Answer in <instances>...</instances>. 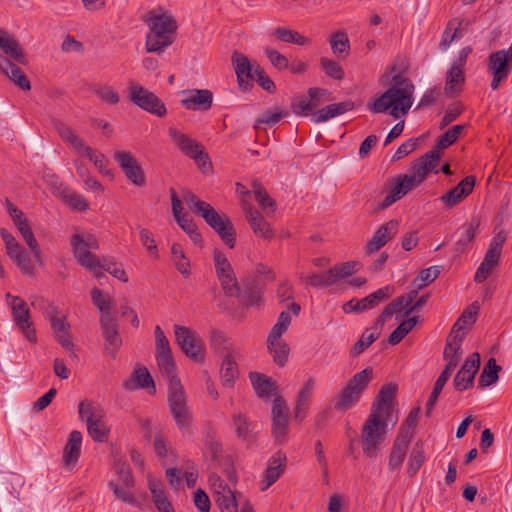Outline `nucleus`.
Returning a JSON list of instances; mask_svg holds the SVG:
<instances>
[{
    "label": "nucleus",
    "mask_w": 512,
    "mask_h": 512,
    "mask_svg": "<svg viewBox=\"0 0 512 512\" xmlns=\"http://www.w3.org/2000/svg\"><path fill=\"white\" fill-rule=\"evenodd\" d=\"M329 44L333 54L339 59H345L350 53V41L345 31L338 30L330 36Z\"/></svg>",
    "instance_id": "58836bf2"
},
{
    "label": "nucleus",
    "mask_w": 512,
    "mask_h": 512,
    "mask_svg": "<svg viewBox=\"0 0 512 512\" xmlns=\"http://www.w3.org/2000/svg\"><path fill=\"white\" fill-rule=\"evenodd\" d=\"M287 465V457L282 451L276 452L268 461V466L263 473V486L261 491L267 490L283 474Z\"/></svg>",
    "instance_id": "412c9836"
},
{
    "label": "nucleus",
    "mask_w": 512,
    "mask_h": 512,
    "mask_svg": "<svg viewBox=\"0 0 512 512\" xmlns=\"http://www.w3.org/2000/svg\"><path fill=\"white\" fill-rule=\"evenodd\" d=\"M184 108L194 111H207L213 104V93L208 89H194L189 91L186 98L181 100Z\"/></svg>",
    "instance_id": "393cba45"
},
{
    "label": "nucleus",
    "mask_w": 512,
    "mask_h": 512,
    "mask_svg": "<svg viewBox=\"0 0 512 512\" xmlns=\"http://www.w3.org/2000/svg\"><path fill=\"white\" fill-rule=\"evenodd\" d=\"M82 444V434L80 431L73 430L68 438L63 452V462L65 466L75 465L79 459Z\"/></svg>",
    "instance_id": "2f4dec72"
},
{
    "label": "nucleus",
    "mask_w": 512,
    "mask_h": 512,
    "mask_svg": "<svg viewBox=\"0 0 512 512\" xmlns=\"http://www.w3.org/2000/svg\"><path fill=\"white\" fill-rule=\"evenodd\" d=\"M418 322V317H411L403 320L390 334L388 341L391 345H396L414 328Z\"/></svg>",
    "instance_id": "8fccbe9b"
},
{
    "label": "nucleus",
    "mask_w": 512,
    "mask_h": 512,
    "mask_svg": "<svg viewBox=\"0 0 512 512\" xmlns=\"http://www.w3.org/2000/svg\"><path fill=\"white\" fill-rule=\"evenodd\" d=\"M174 334L176 343L188 358L197 363H202L204 361V343L195 330L175 324Z\"/></svg>",
    "instance_id": "423d86ee"
},
{
    "label": "nucleus",
    "mask_w": 512,
    "mask_h": 512,
    "mask_svg": "<svg viewBox=\"0 0 512 512\" xmlns=\"http://www.w3.org/2000/svg\"><path fill=\"white\" fill-rule=\"evenodd\" d=\"M272 35L285 43H292L299 46H306L311 43L309 38L305 37L297 31L285 27L275 28L272 32Z\"/></svg>",
    "instance_id": "37998d69"
},
{
    "label": "nucleus",
    "mask_w": 512,
    "mask_h": 512,
    "mask_svg": "<svg viewBox=\"0 0 512 512\" xmlns=\"http://www.w3.org/2000/svg\"><path fill=\"white\" fill-rule=\"evenodd\" d=\"M13 319L17 327L30 342H36V331L31 321L30 312L25 301L20 297H13L11 302Z\"/></svg>",
    "instance_id": "9b49d317"
},
{
    "label": "nucleus",
    "mask_w": 512,
    "mask_h": 512,
    "mask_svg": "<svg viewBox=\"0 0 512 512\" xmlns=\"http://www.w3.org/2000/svg\"><path fill=\"white\" fill-rule=\"evenodd\" d=\"M267 347L274 362L278 366L283 367L286 364L289 355V347L287 344L281 339L267 340Z\"/></svg>",
    "instance_id": "a18cd8bd"
},
{
    "label": "nucleus",
    "mask_w": 512,
    "mask_h": 512,
    "mask_svg": "<svg viewBox=\"0 0 512 512\" xmlns=\"http://www.w3.org/2000/svg\"><path fill=\"white\" fill-rule=\"evenodd\" d=\"M243 288H239V293L235 295L238 301L244 306H255L261 302L263 285L257 277L242 280Z\"/></svg>",
    "instance_id": "f3484780"
},
{
    "label": "nucleus",
    "mask_w": 512,
    "mask_h": 512,
    "mask_svg": "<svg viewBox=\"0 0 512 512\" xmlns=\"http://www.w3.org/2000/svg\"><path fill=\"white\" fill-rule=\"evenodd\" d=\"M14 225L20 232L22 238L26 242L28 248L30 249L31 254L33 255L36 263L43 267L45 265L44 257L42 255L40 246L34 236V233L31 229L30 223L26 217L17 222H14Z\"/></svg>",
    "instance_id": "a878e982"
},
{
    "label": "nucleus",
    "mask_w": 512,
    "mask_h": 512,
    "mask_svg": "<svg viewBox=\"0 0 512 512\" xmlns=\"http://www.w3.org/2000/svg\"><path fill=\"white\" fill-rule=\"evenodd\" d=\"M114 160L132 184L143 187L146 184L144 170L131 152L116 151Z\"/></svg>",
    "instance_id": "6e6552de"
},
{
    "label": "nucleus",
    "mask_w": 512,
    "mask_h": 512,
    "mask_svg": "<svg viewBox=\"0 0 512 512\" xmlns=\"http://www.w3.org/2000/svg\"><path fill=\"white\" fill-rule=\"evenodd\" d=\"M396 391L397 387L392 383L383 385L376 400L372 404L370 414H375L379 418L392 421L393 400L395 398Z\"/></svg>",
    "instance_id": "ddd939ff"
},
{
    "label": "nucleus",
    "mask_w": 512,
    "mask_h": 512,
    "mask_svg": "<svg viewBox=\"0 0 512 512\" xmlns=\"http://www.w3.org/2000/svg\"><path fill=\"white\" fill-rule=\"evenodd\" d=\"M243 210L245 211L248 223L257 236L265 240H271L274 238V232L270 224L264 219L258 210L254 209L253 206L248 203H243Z\"/></svg>",
    "instance_id": "6ab92c4d"
},
{
    "label": "nucleus",
    "mask_w": 512,
    "mask_h": 512,
    "mask_svg": "<svg viewBox=\"0 0 512 512\" xmlns=\"http://www.w3.org/2000/svg\"><path fill=\"white\" fill-rule=\"evenodd\" d=\"M231 59L234 65L239 88L242 91H248L253 87V84L249 82V79L254 73V66H252L247 56L238 52H234Z\"/></svg>",
    "instance_id": "aec40b11"
},
{
    "label": "nucleus",
    "mask_w": 512,
    "mask_h": 512,
    "mask_svg": "<svg viewBox=\"0 0 512 512\" xmlns=\"http://www.w3.org/2000/svg\"><path fill=\"white\" fill-rule=\"evenodd\" d=\"M146 22L150 28L146 35V50L160 54L174 42L177 29L176 21L171 15L165 13L157 15L151 11Z\"/></svg>",
    "instance_id": "f03ea898"
},
{
    "label": "nucleus",
    "mask_w": 512,
    "mask_h": 512,
    "mask_svg": "<svg viewBox=\"0 0 512 512\" xmlns=\"http://www.w3.org/2000/svg\"><path fill=\"white\" fill-rule=\"evenodd\" d=\"M60 195L63 201L73 210L86 211L89 209L87 200L80 193L65 188Z\"/></svg>",
    "instance_id": "de8ad7c7"
},
{
    "label": "nucleus",
    "mask_w": 512,
    "mask_h": 512,
    "mask_svg": "<svg viewBox=\"0 0 512 512\" xmlns=\"http://www.w3.org/2000/svg\"><path fill=\"white\" fill-rule=\"evenodd\" d=\"M231 429L234 431L237 439L250 446L256 442L258 432L256 425L250 418L240 411H234L231 414Z\"/></svg>",
    "instance_id": "f8f14e48"
},
{
    "label": "nucleus",
    "mask_w": 512,
    "mask_h": 512,
    "mask_svg": "<svg viewBox=\"0 0 512 512\" xmlns=\"http://www.w3.org/2000/svg\"><path fill=\"white\" fill-rule=\"evenodd\" d=\"M315 386V381L313 378H309L303 388L299 391L297 396V405L295 408L294 418L296 421L301 422L307 413L311 397L313 394V389Z\"/></svg>",
    "instance_id": "473e14b6"
},
{
    "label": "nucleus",
    "mask_w": 512,
    "mask_h": 512,
    "mask_svg": "<svg viewBox=\"0 0 512 512\" xmlns=\"http://www.w3.org/2000/svg\"><path fill=\"white\" fill-rule=\"evenodd\" d=\"M102 334L105 340L104 352L114 358L122 345V339L118 332L116 320H110L108 316L100 318Z\"/></svg>",
    "instance_id": "4468645a"
},
{
    "label": "nucleus",
    "mask_w": 512,
    "mask_h": 512,
    "mask_svg": "<svg viewBox=\"0 0 512 512\" xmlns=\"http://www.w3.org/2000/svg\"><path fill=\"white\" fill-rule=\"evenodd\" d=\"M252 386L259 397H268L277 389V385L270 377L259 373L250 372L249 374Z\"/></svg>",
    "instance_id": "72a5a7b5"
},
{
    "label": "nucleus",
    "mask_w": 512,
    "mask_h": 512,
    "mask_svg": "<svg viewBox=\"0 0 512 512\" xmlns=\"http://www.w3.org/2000/svg\"><path fill=\"white\" fill-rule=\"evenodd\" d=\"M465 82V74L463 69L457 66H451L446 75L445 93L447 96H454L462 91Z\"/></svg>",
    "instance_id": "c9c22d12"
},
{
    "label": "nucleus",
    "mask_w": 512,
    "mask_h": 512,
    "mask_svg": "<svg viewBox=\"0 0 512 512\" xmlns=\"http://www.w3.org/2000/svg\"><path fill=\"white\" fill-rule=\"evenodd\" d=\"M501 371V367L497 364L495 358H490L479 377L478 386L485 388L498 381V373Z\"/></svg>",
    "instance_id": "c03bdc74"
},
{
    "label": "nucleus",
    "mask_w": 512,
    "mask_h": 512,
    "mask_svg": "<svg viewBox=\"0 0 512 512\" xmlns=\"http://www.w3.org/2000/svg\"><path fill=\"white\" fill-rule=\"evenodd\" d=\"M426 461L424 444L422 441L418 440L409 455L407 461V475L408 477H414L422 465Z\"/></svg>",
    "instance_id": "ea45409f"
},
{
    "label": "nucleus",
    "mask_w": 512,
    "mask_h": 512,
    "mask_svg": "<svg viewBox=\"0 0 512 512\" xmlns=\"http://www.w3.org/2000/svg\"><path fill=\"white\" fill-rule=\"evenodd\" d=\"M213 498L221 512H236L237 500L234 491L219 476H213L209 479Z\"/></svg>",
    "instance_id": "1a4fd4ad"
},
{
    "label": "nucleus",
    "mask_w": 512,
    "mask_h": 512,
    "mask_svg": "<svg viewBox=\"0 0 512 512\" xmlns=\"http://www.w3.org/2000/svg\"><path fill=\"white\" fill-rule=\"evenodd\" d=\"M91 91L101 101L109 105H115L120 100L118 92L108 85L95 84L91 87Z\"/></svg>",
    "instance_id": "603ef678"
},
{
    "label": "nucleus",
    "mask_w": 512,
    "mask_h": 512,
    "mask_svg": "<svg viewBox=\"0 0 512 512\" xmlns=\"http://www.w3.org/2000/svg\"><path fill=\"white\" fill-rule=\"evenodd\" d=\"M129 98L141 109L158 117H164L167 113L164 102L156 94L139 84L129 86Z\"/></svg>",
    "instance_id": "0eeeda50"
},
{
    "label": "nucleus",
    "mask_w": 512,
    "mask_h": 512,
    "mask_svg": "<svg viewBox=\"0 0 512 512\" xmlns=\"http://www.w3.org/2000/svg\"><path fill=\"white\" fill-rule=\"evenodd\" d=\"M389 420L370 414L361 429L363 454L367 458H375L385 439Z\"/></svg>",
    "instance_id": "7ed1b4c3"
},
{
    "label": "nucleus",
    "mask_w": 512,
    "mask_h": 512,
    "mask_svg": "<svg viewBox=\"0 0 512 512\" xmlns=\"http://www.w3.org/2000/svg\"><path fill=\"white\" fill-rule=\"evenodd\" d=\"M367 332H368V329H366V331L362 334L360 339L351 348L350 355L352 357L362 354L380 336L379 332L369 333V334H367Z\"/></svg>",
    "instance_id": "338daca9"
},
{
    "label": "nucleus",
    "mask_w": 512,
    "mask_h": 512,
    "mask_svg": "<svg viewBox=\"0 0 512 512\" xmlns=\"http://www.w3.org/2000/svg\"><path fill=\"white\" fill-rule=\"evenodd\" d=\"M476 178L473 175L464 177L454 188L440 197L447 208H452L469 196L475 186Z\"/></svg>",
    "instance_id": "2eb2a0df"
},
{
    "label": "nucleus",
    "mask_w": 512,
    "mask_h": 512,
    "mask_svg": "<svg viewBox=\"0 0 512 512\" xmlns=\"http://www.w3.org/2000/svg\"><path fill=\"white\" fill-rule=\"evenodd\" d=\"M301 279L314 288H326L336 283L331 268L326 272L312 273Z\"/></svg>",
    "instance_id": "09e8293b"
},
{
    "label": "nucleus",
    "mask_w": 512,
    "mask_h": 512,
    "mask_svg": "<svg viewBox=\"0 0 512 512\" xmlns=\"http://www.w3.org/2000/svg\"><path fill=\"white\" fill-rule=\"evenodd\" d=\"M252 81L257 82L259 86H261L269 93H274L276 91L274 82L270 79V77L260 65L254 66V73L249 79V82L252 83Z\"/></svg>",
    "instance_id": "0e129e2a"
},
{
    "label": "nucleus",
    "mask_w": 512,
    "mask_h": 512,
    "mask_svg": "<svg viewBox=\"0 0 512 512\" xmlns=\"http://www.w3.org/2000/svg\"><path fill=\"white\" fill-rule=\"evenodd\" d=\"M213 260L215 272L218 279H222L226 275H230L234 273V270L228 261L226 255L218 249H215L213 252Z\"/></svg>",
    "instance_id": "13d9d810"
},
{
    "label": "nucleus",
    "mask_w": 512,
    "mask_h": 512,
    "mask_svg": "<svg viewBox=\"0 0 512 512\" xmlns=\"http://www.w3.org/2000/svg\"><path fill=\"white\" fill-rule=\"evenodd\" d=\"M167 401L173 419L182 433L189 431L193 417L187 405V396L181 383L173 382L168 388Z\"/></svg>",
    "instance_id": "20e7f679"
},
{
    "label": "nucleus",
    "mask_w": 512,
    "mask_h": 512,
    "mask_svg": "<svg viewBox=\"0 0 512 512\" xmlns=\"http://www.w3.org/2000/svg\"><path fill=\"white\" fill-rule=\"evenodd\" d=\"M87 431L95 442L103 443L108 439L109 429L104 418L86 424Z\"/></svg>",
    "instance_id": "864d4df0"
},
{
    "label": "nucleus",
    "mask_w": 512,
    "mask_h": 512,
    "mask_svg": "<svg viewBox=\"0 0 512 512\" xmlns=\"http://www.w3.org/2000/svg\"><path fill=\"white\" fill-rule=\"evenodd\" d=\"M320 66L327 77L335 80H342L344 78V70L338 62L327 57H322L320 59Z\"/></svg>",
    "instance_id": "e2e57ef3"
},
{
    "label": "nucleus",
    "mask_w": 512,
    "mask_h": 512,
    "mask_svg": "<svg viewBox=\"0 0 512 512\" xmlns=\"http://www.w3.org/2000/svg\"><path fill=\"white\" fill-rule=\"evenodd\" d=\"M440 157V152L436 149L426 152L411 163V173L417 176L419 180L424 181L429 173L436 168Z\"/></svg>",
    "instance_id": "5701e85b"
},
{
    "label": "nucleus",
    "mask_w": 512,
    "mask_h": 512,
    "mask_svg": "<svg viewBox=\"0 0 512 512\" xmlns=\"http://www.w3.org/2000/svg\"><path fill=\"white\" fill-rule=\"evenodd\" d=\"M219 235L221 240L229 247L234 248L236 244V230L229 219V217L223 221V224L219 225L214 229Z\"/></svg>",
    "instance_id": "6e6d98bb"
},
{
    "label": "nucleus",
    "mask_w": 512,
    "mask_h": 512,
    "mask_svg": "<svg viewBox=\"0 0 512 512\" xmlns=\"http://www.w3.org/2000/svg\"><path fill=\"white\" fill-rule=\"evenodd\" d=\"M168 135L174 142L175 146L189 158L195 156L198 150L203 147V145L198 141L190 138L188 135L180 132L174 127H170L168 129Z\"/></svg>",
    "instance_id": "cd10ccee"
},
{
    "label": "nucleus",
    "mask_w": 512,
    "mask_h": 512,
    "mask_svg": "<svg viewBox=\"0 0 512 512\" xmlns=\"http://www.w3.org/2000/svg\"><path fill=\"white\" fill-rule=\"evenodd\" d=\"M465 125H455L449 130H447L444 134H442L433 149H436L440 152L441 149H446L452 144H454L459 135L463 132Z\"/></svg>",
    "instance_id": "5fc2aeb1"
},
{
    "label": "nucleus",
    "mask_w": 512,
    "mask_h": 512,
    "mask_svg": "<svg viewBox=\"0 0 512 512\" xmlns=\"http://www.w3.org/2000/svg\"><path fill=\"white\" fill-rule=\"evenodd\" d=\"M290 324L291 316L289 312L282 311L278 316L276 324L272 327L267 340H280Z\"/></svg>",
    "instance_id": "bf43d9fd"
},
{
    "label": "nucleus",
    "mask_w": 512,
    "mask_h": 512,
    "mask_svg": "<svg viewBox=\"0 0 512 512\" xmlns=\"http://www.w3.org/2000/svg\"><path fill=\"white\" fill-rule=\"evenodd\" d=\"M20 269L21 273L29 276H35V267L29 253L20 245L15 250L7 254Z\"/></svg>",
    "instance_id": "f704fd0d"
},
{
    "label": "nucleus",
    "mask_w": 512,
    "mask_h": 512,
    "mask_svg": "<svg viewBox=\"0 0 512 512\" xmlns=\"http://www.w3.org/2000/svg\"><path fill=\"white\" fill-rule=\"evenodd\" d=\"M389 184L390 191L379 205V209L383 210L388 208L396 201L402 199L408 193L399 175L392 177L389 181Z\"/></svg>",
    "instance_id": "4c0bfd02"
},
{
    "label": "nucleus",
    "mask_w": 512,
    "mask_h": 512,
    "mask_svg": "<svg viewBox=\"0 0 512 512\" xmlns=\"http://www.w3.org/2000/svg\"><path fill=\"white\" fill-rule=\"evenodd\" d=\"M414 84L401 74L392 77L390 87L375 98L367 108L372 113H386L398 119L408 113L413 104Z\"/></svg>",
    "instance_id": "f257e3e1"
},
{
    "label": "nucleus",
    "mask_w": 512,
    "mask_h": 512,
    "mask_svg": "<svg viewBox=\"0 0 512 512\" xmlns=\"http://www.w3.org/2000/svg\"><path fill=\"white\" fill-rule=\"evenodd\" d=\"M441 266H431L420 271L419 275L414 279L413 284L417 289L432 283L440 274Z\"/></svg>",
    "instance_id": "69168bd1"
},
{
    "label": "nucleus",
    "mask_w": 512,
    "mask_h": 512,
    "mask_svg": "<svg viewBox=\"0 0 512 512\" xmlns=\"http://www.w3.org/2000/svg\"><path fill=\"white\" fill-rule=\"evenodd\" d=\"M170 197H171V205H172V213L177 222V224L185 231L186 233L192 232V229L196 227L194 221L189 217L187 213H182L183 207L180 198L178 197L176 190L174 188L169 189Z\"/></svg>",
    "instance_id": "7c9ffc66"
},
{
    "label": "nucleus",
    "mask_w": 512,
    "mask_h": 512,
    "mask_svg": "<svg viewBox=\"0 0 512 512\" xmlns=\"http://www.w3.org/2000/svg\"><path fill=\"white\" fill-rule=\"evenodd\" d=\"M373 379V368L366 367L356 373L341 391L334 408L338 411H345L359 401L362 393L366 390Z\"/></svg>",
    "instance_id": "39448f33"
},
{
    "label": "nucleus",
    "mask_w": 512,
    "mask_h": 512,
    "mask_svg": "<svg viewBox=\"0 0 512 512\" xmlns=\"http://www.w3.org/2000/svg\"><path fill=\"white\" fill-rule=\"evenodd\" d=\"M359 263L356 261H348L338 265H335L331 268L332 274L335 278V282L345 279L352 274L356 273L358 270Z\"/></svg>",
    "instance_id": "774afa93"
},
{
    "label": "nucleus",
    "mask_w": 512,
    "mask_h": 512,
    "mask_svg": "<svg viewBox=\"0 0 512 512\" xmlns=\"http://www.w3.org/2000/svg\"><path fill=\"white\" fill-rule=\"evenodd\" d=\"M54 128L60 137L69 143L78 153H82L86 147L84 141L75 133V131L68 125L61 121L54 122Z\"/></svg>",
    "instance_id": "a19ab883"
},
{
    "label": "nucleus",
    "mask_w": 512,
    "mask_h": 512,
    "mask_svg": "<svg viewBox=\"0 0 512 512\" xmlns=\"http://www.w3.org/2000/svg\"><path fill=\"white\" fill-rule=\"evenodd\" d=\"M0 49L19 64L26 65L28 63V59L18 41L3 29H0Z\"/></svg>",
    "instance_id": "bb28decb"
},
{
    "label": "nucleus",
    "mask_w": 512,
    "mask_h": 512,
    "mask_svg": "<svg viewBox=\"0 0 512 512\" xmlns=\"http://www.w3.org/2000/svg\"><path fill=\"white\" fill-rule=\"evenodd\" d=\"M410 442L411 438H409V432L407 430L398 432L389 454L388 469L390 471L400 469L406 457Z\"/></svg>",
    "instance_id": "a211bd4d"
},
{
    "label": "nucleus",
    "mask_w": 512,
    "mask_h": 512,
    "mask_svg": "<svg viewBox=\"0 0 512 512\" xmlns=\"http://www.w3.org/2000/svg\"><path fill=\"white\" fill-rule=\"evenodd\" d=\"M82 239L79 237V233H75L70 238V245L73 252V256L77 263L85 269H93L95 266L100 265V257L90 252L86 246L79 243Z\"/></svg>",
    "instance_id": "b1692460"
},
{
    "label": "nucleus",
    "mask_w": 512,
    "mask_h": 512,
    "mask_svg": "<svg viewBox=\"0 0 512 512\" xmlns=\"http://www.w3.org/2000/svg\"><path fill=\"white\" fill-rule=\"evenodd\" d=\"M79 417L85 423H89L95 420H99L100 418H104L105 412L102 407L94 401L84 400L79 404L78 409Z\"/></svg>",
    "instance_id": "79ce46f5"
},
{
    "label": "nucleus",
    "mask_w": 512,
    "mask_h": 512,
    "mask_svg": "<svg viewBox=\"0 0 512 512\" xmlns=\"http://www.w3.org/2000/svg\"><path fill=\"white\" fill-rule=\"evenodd\" d=\"M174 264L177 270L184 276L190 275V261L186 258L180 244L174 243L171 247Z\"/></svg>",
    "instance_id": "4d7b16f0"
},
{
    "label": "nucleus",
    "mask_w": 512,
    "mask_h": 512,
    "mask_svg": "<svg viewBox=\"0 0 512 512\" xmlns=\"http://www.w3.org/2000/svg\"><path fill=\"white\" fill-rule=\"evenodd\" d=\"M399 223L397 220H390L381 225L365 246L366 254H372L380 250L398 232Z\"/></svg>",
    "instance_id": "dca6fc26"
},
{
    "label": "nucleus",
    "mask_w": 512,
    "mask_h": 512,
    "mask_svg": "<svg viewBox=\"0 0 512 512\" xmlns=\"http://www.w3.org/2000/svg\"><path fill=\"white\" fill-rule=\"evenodd\" d=\"M236 355H238V351H230L222 360L220 376L224 386L232 387L235 380L238 378L239 371Z\"/></svg>",
    "instance_id": "c756f323"
},
{
    "label": "nucleus",
    "mask_w": 512,
    "mask_h": 512,
    "mask_svg": "<svg viewBox=\"0 0 512 512\" xmlns=\"http://www.w3.org/2000/svg\"><path fill=\"white\" fill-rule=\"evenodd\" d=\"M156 361L162 376L168 381V388L171 387L173 382L181 383L176 375L172 353L157 354Z\"/></svg>",
    "instance_id": "e433bc0d"
},
{
    "label": "nucleus",
    "mask_w": 512,
    "mask_h": 512,
    "mask_svg": "<svg viewBox=\"0 0 512 512\" xmlns=\"http://www.w3.org/2000/svg\"><path fill=\"white\" fill-rule=\"evenodd\" d=\"M252 187H253L255 200L259 204L260 208L262 210H266L267 208H270L271 211H275L276 203L270 197V195L267 193V191L262 187V185L259 182L254 181L252 184Z\"/></svg>",
    "instance_id": "052dcab7"
},
{
    "label": "nucleus",
    "mask_w": 512,
    "mask_h": 512,
    "mask_svg": "<svg viewBox=\"0 0 512 512\" xmlns=\"http://www.w3.org/2000/svg\"><path fill=\"white\" fill-rule=\"evenodd\" d=\"M478 227L479 221L476 218H473L469 224L463 227L461 236L456 242V249L458 252H463L466 246L474 240Z\"/></svg>",
    "instance_id": "3c124183"
},
{
    "label": "nucleus",
    "mask_w": 512,
    "mask_h": 512,
    "mask_svg": "<svg viewBox=\"0 0 512 512\" xmlns=\"http://www.w3.org/2000/svg\"><path fill=\"white\" fill-rule=\"evenodd\" d=\"M394 291V288L390 285L379 288L370 295L362 299H351L343 305L345 312H357L361 313L368 309L376 307L381 301L390 298Z\"/></svg>",
    "instance_id": "9d476101"
},
{
    "label": "nucleus",
    "mask_w": 512,
    "mask_h": 512,
    "mask_svg": "<svg viewBox=\"0 0 512 512\" xmlns=\"http://www.w3.org/2000/svg\"><path fill=\"white\" fill-rule=\"evenodd\" d=\"M126 390L133 391L137 388L145 389L150 395H155L156 386L154 380L145 366L137 365L132 373V378L123 383Z\"/></svg>",
    "instance_id": "4be33fe9"
},
{
    "label": "nucleus",
    "mask_w": 512,
    "mask_h": 512,
    "mask_svg": "<svg viewBox=\"0 0 512 512\" xmlns=\"http://www.w3.org/2000/svg\"><path fill=\"white\" fill-rule=\"evenodd\" d=\"M101 259V266L102 269L109 274H111L113 277L117 278L118 280L122 282H127L128 277L125 272V270L122 268L120 264H118L113 257H102Z\"/></svg>",
    "instance_id": "680f3d73"
},
{
    "label": "nucleus",
    "mask_w": 512,
    "mask_h": 512,
    "mask_svg": "<svg viewBox=\"0 0 512 512\" xmlns=\"http://www.w3.org/2000/svg\"><path fill=\"white\" fill-rule=\"evenodd\" d=\"M93 304L101 312V317L108 316L110 320H115L111 314L112 299L108 295H104L103 292L98 288H93L90 292Z\"/></svg>",
    "instance_id": "49530a36"
},
{
    "label": "nucleus",
    "mask_w": 512,
    "mask_h": 512,
    "mask_svg": "<svg viewBox=\"0 0 512 512\" xmlns=\"http://www.w3.org/2000/svg\"><path fill=\"white\" fill-rule=\"evenodd\" d=\"M355 107L354 102L351 100L329 104L312 115V121L314 123L326 122L336 116L342 115L348 111L353 110Z\"/></svg>",
    "instance_id": "c85d7f7f"
}]
</instances>
